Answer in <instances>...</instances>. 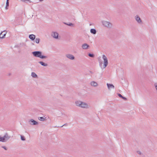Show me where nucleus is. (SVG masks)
<instances>
[{
  "mask_svg": "<svg viewBox=\"0 0 157 157\" xmlns=\"http://www.w3.org/2000/svg\"><path fill=\"white\" fill-rule=\"evenodd\" d=\"M33 56L36 57L40 58V59H46L47 56L44 55H42V52L41 51H36L33 52H32Z\"/></svg>",
  "mask_w": 157,
  "mask_h": 157,
  "instance_id": "obj_1",
  "label": "nucleus"
},
{
  "mask_svg": "<svg viewBox=\"0 0 157 157\" xmlns=\"http://www.w3.org/2000/svg\"><path fill=\"white\" fill-rule=\"evenodd\" d=\"M102 23L104 26L108 28H110L112 27V24L109 21H102Z\"/></svg>",
  "mask_w": 157,
  "mask_h": 157,
  "instance_id": "obj_2",
  "label": "nucleus"
},
{
  "mask_svg": "<svg viewBox=\"0 0 157 157\" xmlns=\"http://www.w3.org/2000/svg\"><path fill=\"white\" fill-rule=\"evenodd\" d=\"M102 58L104 60L103 68H105L107 66L108 64V59L106 56L104 55H102Z\"/></svg>",
  "mask_w": 157,
  "mask_h": 157,
  "instance_id": "obj_3",
  "label": "nucleus"
},
{
  "mask_svg": "<svg viewBox=\"0 0 157 157\" xmlns=\"http://www.w3.org/2000/svg\"><path fill=\"white\" fill-rule=\"evenodd\" d=\"M2 137L3 142H6L10 138V136L8 135L7 133H6L4 136Z\"/></svg>",
  "mask_w": 157,
  "mask_h": 157,
  "instance_id": "obj_4",
  "label": "nucleus"
},
{
  "mask_svg": "<svg viewBox=\"0 0 157 157\" xmlns=\"http://www.w3.org/2000/svg\"><path fill=\"white\" fill-rule=\"evenodd\" d=\"M29 122L30 124L31 125H37L38 124V123L34 120L33 119H31L29 121Z\"/></svg>",
  "mask_w": 157,
  "mask_h": 157,
  "instance_id": "obj_5",
  "label": "nucleus"
},
{
  "mask_svg": "<svg viewBox=\"0 0 157 157\" xmlns=\"http://www.w3.org/2000/svg\"><path fill=\"white\" fill-rule=\"evenodd\" d=\"M51 36L53 38L56 39H58L59 34L56 32H53L52 33Z\"/></svg>",
  "mask_w": 157,
  "mask_h": 157,
  "instance_id": "obj_6",
  "label": "nucleus"
},
{
  "mask_svg": "<svg viewBox=\"0 0 157 157\" xmlns=\"http://www.w3.org/2000/svg\"><path fill=\"white\" fill-rule=\"evenodd\" d=\"M6 33L7 31L6 30H4L3 32H2L0 34V38L2 39L5 38Z\"/></svg>",
  "mask_w": 157,
  "mask_h": 157,
  "instance_id": "obj_7",
  "label": "nucleus"
},
{
  "mask_svg": "<svg viewBox=\"0 0 157 157\" xmlns=\"http://www.w3.org/2000/svg\"><path fill=\"white\" fill-rule=\"evenodd\" d=\"M66 56L67 58L71 60H74L75 59L74 56L71 54H67L66 55Z\"/></svg>",
  "mask_w": 157,
  "mask_h": 157,
  "instance_id": "obj_8",
  "label": "nucleus"
},
{
  "mask_svg": "<svg viewBox=\"0 0 157 157\" xmlns=\"http://www.w3.org/2000/svg\"><path fill=\"white\" fill-rule=\"evenodd\" d=\"M81 103V105L80 107L83 108H88V105L87 103L82 101V102Z\"/></svg>",
  "mask_w": 157,
  "mask_h": 157,
  "instance_id": "obj_9",
  "label": "nucleus"
},
{
  "mask_svg": "<svg viewBox=\"0 0 157 157\" xmlns=\"http://www.w3.org/2000/svg\"><path fill=\"white\" fill-rule=\"evenodd\" d=\"M135 19L136 21L139 24H140L142 23V21L140 17L138 15H136L135 17Z\"/></svg>",
  "mask_w": 157,
  "mask_h": 157,
  "instance_id": "obj_10",
  "label": "nucleus"
},
{
  "mask_svg": "<svg viewBox=\"0 0 157 157\" xmlns=\"http://www.w3.org/2000/svg\"><path fill=\"white\" fill-rule=\"evenodd\" d=\"M82 47L84 49H87L90 47V46L87 44L85 43L82 45Z\"/></svg>",
  "mask_w": 157,
  "mask_h": 157,
  "instance_id": "obj_11",
  "label": "nucleus"
},
{
  "mask_svg": "<svg viewBox=\"0 0 157 157\" xmlns=\"http://www.w3.org/2000/svg\"><path fill=\"white\" fill-rule=\"evenodd\" d=\"M107 86L109 90H110L111 89H114V86L112 84L107 83Z\"/></svg>",
  "mask_w": 157,
  "mask_h": 157,
  "instance_id": "obj_12",
  "label": "nucleus"
},
{
  "mask_svg": "<svg viewBox=\"0 0 157 157\" xmlns=\"http://www.w3.org/2000/svg\"><path fill=\"white\" fill-rule=\"evenodd\" d=\"M29 38L32 40H34L36 36L34 34H30L29 35Z\"/></svg>",
  "mask_w": 157,
  "mask_h": 157,
  "instance_id": "obj_13",
  "label": "nucleus"
},
{
  "mask_svg": "<svg viewBox=\"0 0 157 157\" xmlns=\"http://www.w3.org/2000/svg\"><path fill=\"white\" fill-rule=\"evenodd\" d=\"M82 102V101H75V104L76 106H79V107H80L81 103Z\"/></svg>",
  "mask_w": 157,
  "mask_h": 157,
  "instance_id": "obj_14",
  "label": "nucleus"
},
{
  "mask_svg": "<svg viewBox=\"0 0 157 157\" xmlns=\"http://www.w3.org/2000/svg\"><path fill=\"white\" fill-rule=\"evenodd\" d=\"M90 84L91 86H97L98 85V83L94 81L90 83Z\"/></svg>",
  "mask_w": 157,
  "mask_h": 157,
  "instance_id": "obj_15",
  "label": "nucleus"
},
{
  "mask_svg": "<svg viewBox=\"0 0 157 157\" xmlns=\"http://www.w3.org/2000/svg\"><path fill=\"white\" fill-rule=\"evenodd\" d=\"M90 33L94 34H95L96 33V31L95 29H91L90 30Z\"/></svg>",
  "mask_w": 157,
  "mask_h": 157,
  "instance_id": "obj_16",
  "label": "nucleus"
},
{
  "mask_svg": "<svg viewBox=\"0 0 157 157\" xmlns=\"http://www.w3.org/2000/svg\"><path fill=\"white\" fill-rule=\"evenodd\" d=\"M38 63H40L42 66L46 67L48 66V64L46 63H45L43 62V61H39Z\"/></svg>",
  "mask_w": 157,
  "mask_h": 157,
  "instance_id": "obj_17",
  "label": "nucleus"
},
{
  "mask_svg": "<svg viewBox=\"0 0 157 157\" xmlns=\"http://www.w3.org/2000/svg\"><path fill=\"white\" fill-rule=\"evenodd\" d=\"M38 119L39 120L43 121H44L46 120L45 117H38Z\"/></svg>",
  "mask_w": 157,
  "mask_h": 157,
  "instance_id": "obj_18",
  "label": "nucleus"
},
{
  "mask_svg": "<svg viewBox=\"0 0 157 157\" xmlns=\"http://www.w3.org/2000/svg\"><path fill=\"white\" fill-rule=\"evenodd\" d=\"M31 76L33 78H37L38 77L37 75L34 72H32L31 73Z\"/></svg>",
  "mask_w": 157,
  "mask_h": 157,
  "instance_id": "obj_19",
  "label": "nucleus"
},
{
  "mask_svg": "<svg viewBox=\"0 0 157 157\" xmlns=\"http://www.w3.org/2000/svg\"><path fill=\"white\" fill-rule=\"evenodd\" d=\"M64 24H65L66 25L70 26H73L74 24L72 23H67L66 22H64Z\"/></svg>",
  "mask_w": 157,
  "mask_h": 157,
  "instance_id": "obj_20",
  "label": "nucleus"
},
{
  "mask_svg": "<svg viewBox=\"0 0 157 157\" xmlns=\"http://www.w3.org/2000/svg\"><path fill=\"white\" fill-rule=\"evenodd\" d=\"M98 61L99 62V63L100 66H101L102 64V60H101V59H100V58H98Z\"/></svg>",
  "mask_w": 157,
  "mask_h": 157,
  "instance_id": "obj_21",
  "label": "nucleus"
},
{
  "mask_svg": "<svg viewBox=\"0 0 157 157\" xmlns=\"http://www.w3.org/2000/svg\"><path fill=\"white\" fill-rule=\"evenodd\" d=\"M40 40L39 38H36L35 40V42L36 43L39 44L40 42Z\"/></svg>",
  "mask_w": 157,
  "mask_h": 157,
  "instance_id": "obj_22",
  "label": "nucleus"
},
{
  "mask_svg": "<svg viewBox=\"0 0 157 157\" xmlns=\"http://www.w3.org/2000/svg\"><path fill=\"white\" fill-rule=\"evenodd\" d=\"M88 56L91 57L93 58L94 57V55L93 54L89 53L88 54Z\"/></svg>",
  "mask_w": 157,
  "mask_h": 157,
  "instance_id": "obj_23",
  "label": "nucleus"
},
{
  "mask_svg": "<svg viewBox=\"0 0 157 157\" xmlns=\"http://www.w3.org/2000/svg\"><path fill=\"white\" fill-rule=\"evenodd\" d=\"M21 140L22 141H25V137L23 136H21Z\"/></svg>",
  "mask_w": 157,
  "mask_h": 157,
  "instance_id": "obj_24",
  "label": "nucleus"
},
{
  "mask_svg": "<svg viewBox=\"0 0 157 157\" xmlns=\"http://www.w3.org/2000/svg\"><path fill=\"white\" fill-rule=\"evenodd\" d=\"M6 5L5 8L6 9H8L7 7L9 6V1H6Z\"/></svg>",
  "mask_w": 157,
  "mask_h": 157,
  "instance_id": "obj_25",
  "label": "nucleus"
},
{
  "mask_svg": "<svg viewBox=\"0 0 157 157\" xmlns=\"http://www.w3.org/2000/svg\"><path fill=\"white\" fill-rule=\"evenodd\" d=\"M1 147L3 148L5 150H7V147H6L5 146H2Z\"/></svg>",
  "mask_w": 157,
  "mask_h": 157,
  "instance_id": "obj_26",
  "label": "nucleus"
},
{
  "mask_svg": "<svg viewBox=\"0 0 157 157\" xmlns=\"http://www.w3.org/2000/svg\"><path fill=\"white\" fill-rule=\"evenodd\" d=\"M119 96V97L120 98H122L123 97V96L120 94L118 93L117 94Z\"/></svg>",
  "mask_w": 157,
  "mask_h": 157,
  "instance_id": "obj_27",
  "label": "nucleus"
},
{
  "mask_svg": "<svg viewBox=\"0 0 157 157\" xmlns=\"http://www.w3.org/2000/svg\"><path fill=\"white\" fill-rule=\"evenodd\" d=\"M67 124L66 123V124H64L63 125H62V126H60V127H62L63 126H67Z\"/></svg>",
  "mask_w": 157,
  "mask_h": 157,
  "instance_id": "obj_28",
  "label": "nucleus"
},
{
  "mask_svg": "<svg viewBox=\"0 0 157 157\" xmlns=\"http://www.w3.org/2000/svg\"><path fill=\"white\" fill-rule=\"evenodd\" d=\"M122 98L123 99H124V100H126L127 99V98H126L124 97L123 96V97Z\"/></svg>",
  "mask_w": 157,
  "mask_h": 157,
  "instance_id": "obj_29",
  "label": "nucleus"
},
{
  "mask_svg": "<svg viewBox=\"0 0 157 157\" xmlns=\"http://www.w3.org/2000/svg\"><path fill=\"white\" fill-rule=\"evenodd\" d=\"M155 88L156 89V90L157 91V83H155Z\"/></svg>",
  "mask_w": 157,
  "mask_h": 157,
  "instance_id": "obj_30",
  "label": "nucleus"
},
{
  "mask_svg": "<svg viewBox=\"0 0 157 157\" xmlns=\"http://www.w3.org/2000/svg\"><path fill=\"white\" fill-rule=\"evenodd\" d=\"M3 140L2 139V137L1 136H0V141L3 142Z\"/></svg>",
  "mask_w": 157,
  "mask_h": 157,
  "instance_id": "obj_31",
  "label": "nucleus"
},
{
  "mask_svg": "<svg viewBox=\"0 0 157 157\" xmlns=\"http://www.w3.org/2000/svg\"><path fill=\"white\" fill-rule=\"evenodd\" d=\"M27 2H32L31 1V0H26V3H27Z\"/></svg>",
  "mask_w": 157,
  "mask_h": 157,
  "instance_id": "obj_32",
  "label": "nucleus"
},
{
  "mask_svg": "<svg viewBox=\"0 0 157 157\" xmlns=\"http://www.w3.org/2000/svg\"><path fill=\"white\" fill-rule=\"evenodd\" d=\"M137 153L139 154H141V152H140V151H137Z\"/></svg>",
  "mask_w": 157,
  "mask_h": 157,
  "instance_id": "obj_33",
  "label": "nucleus"
},
{
  "mask_svg": "<svg viewBox=\"0 0 157 157\" xmlns=\"http://www.w3.org/2000/svg\"><path fill=\"white\" fill-rule=\"evenodd\" d=\"M44 0H39V1L40 2L43 1Z\"/></svg>",
  "mask_w": 157,
  "mask_h": 157,
  "instance_id": "obj_34",
  "label": "nucleus"
},
{
  "mask_svg": "<svg viewBox=\"0 0 157 157\" xmlns=\"http://www.w3.org/2000/svg\"><path fill=\"white\" fill-rule=\"evenodd\" d=\"M9 0H6V1H9Z\"/></svg>",
  "mask_w": 157,
  "mask_h": 157,
  "instance_id": "obj_35",
  "label": "nucleus"
}]
</instances>
